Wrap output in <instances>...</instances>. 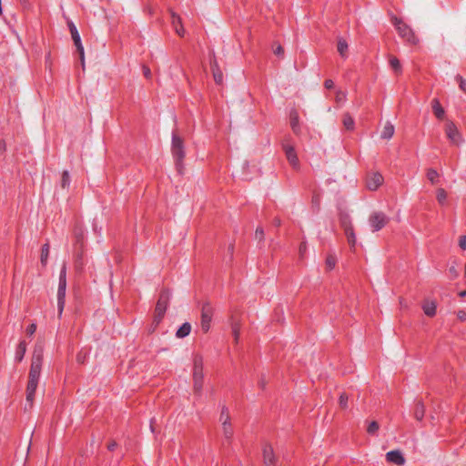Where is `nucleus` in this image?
<instances>
[{
    "label": "nucleus",
    "mask_w": 466,
    "mask_h": 466,
    "mask_svg": "<svg viewBox=\"0 0 466 466\" xmlns=\"http://www.w3.org/2000/svg\"><path fill=\"white\" fill-rule=\"evenodd\" d=\"M171 152L175 160L177 170L179 174H182L184 169L183 159L186 155L184 142L182 138L177 136L175 133L172 135Z\"/></svg>",
    "instance_id": "1"
},
{
    "label": "nucleus",
    "mask_w": 466,
    "mask_h": 466,
    "mask_svg": "<svg viewBox=\"0 0 466 466\" xmlns=\"http://www.w3.org/2000/svg\"><path fill=\"white\" fill-rule=\"evenodd\" d=\"M193 380H194V390L196 392L199 393L202 390L203 387V357L199 354H195L193 356Z\"/></svg>",
    "instance_id": "2"
},
{
    "label": "nucleus",
    "mask_w": 466,
    "mask_h": 466,
    "mask_svg": "<svg viewBox=\"0 0 466 466\" xmlns=\"http://www.w3.org/2000/svg\"><path fill=\"white\" fill-rule=\"evenodd\" d=\"M43 364V348L36 346L34 350L31 367L29 370V379L39 380Z\"/></svg>",
    "instance_id": "3"
},
{
    "label": "nucleus",
    "mask_w": 466,
    "mask_h": 466,
    "mask_svg": "<svg viewBox=\"0 0 466 466\" xmlns=\"http://www.w3.org/2000/svg\"><path fill=\"white\" fill-rule=\"evenodd\" d=\"M394 25L399 35L411 45L418 43V38L411 28L398 18H394Z\"/></svg>",
    "instance_id": "4"
},
{
    "label": "nucleus",
    "mask_w": 466,
    "mask_h": 466,
    "mask_svg": "<svg viewBox=\"0 0 466 466\" xmlns=\"http://www.w3.org/2000/svg\"><path fill=\"white\" fill-rule=\"evenodd\" d=\"M170 297H171V295L168 291H163L160 294L159 299L157 303V306H156L155 321L157 323H159L161 319L165 315L167 306H168V303H169Z\"/></svg>",
    "instance_id": "5"
},
{
    "label": "nucleus",
    "mask_w": 466,
    "mask_h": 466,
    "mask_svg": "<svg viewBox=\"0 0 466 466\" xmlns=\"http://www.w3.org/2000/svg\"><path fill=\"white\" fill-rule=\"evenodd\" d=\"M389 222V218L383 212H373L369 218V225L373 232L383 228Z\"/></svg>",
    "instance_id": "6"
},
{
    "label": "nucleus",
    "mask_w": 466,
    "mask_h": 466,
    "mask_svg": "<svg viewBox=\"0 0 466 466\" xmlns=\"http://www.w3.org/2000/svg\"><path fill=\"white\" fill-rule=\"evenodd\" d=\"M68 26L74 44L77 49V52L79 53L82 67L85 68V51L81 42L80 35L76 25L72 22L68 23Z\"/></svg>",
    "instance_id": "7"
},
{
    "label": "nucleus",
    "mask_w": 466,
    "mask_h": 466,
    "mask_svg": "<svg viewBox=\"0 0 466 466\" xmlns=\"http://www.w3.org/2000/svg\"><path fill=\"white\" fill-rule=\"evenodd\" d=\"M445 133L451 143L459 146L463 142L462 136L453 122L448 121L446 123Z\"/></svg>",
    "instance_id": "8"
},
{
    "label": "nucleus",
    "mask_w": 466,
    "mask_h": 466,
    "mask_svg": "<svg viewBox=\"0 0 466 466\" xmlns=\"http://www.w3.org/2000/svg\"><path fill=\"white\" fill-rule=\"evenodd\" d=\"M383 180L384 179L381 174L378 172L371 173L367 177L366 186L368 189L374 191L377 190L380 187V186L382 185Z\"/></svg>",
    "instance_id": "9"
},
{
    "label": "nucleus",
    "mask_w": 466,
    "mask_h": 466,
    "mask_svg": "<svg viewBox=\"0 0 466 466\" xmlns=\"http://www.w3.org/2000/svg\"><path fill=\"white\" fill-rule=\"evenodd\" d=\"M212 319V309L209 306L206 305L202 308L201 313V329L207 332L210 329V322Z\"/></svg>",
    "instance_id": "10"
},
{
    "label": "nucleus",
    "mask_w": 466,
    "mask_h": 466,
    "mask_svg": "<svg viewBox=\"0 0 466 466\" xmlns=\"http://www.w3.org/2000/svg\"><path fill=\"white\" fill-rule=\"evenodd\" d=\"M39 380L29 379L27 387H26V406L28 405L29 408L33 406L34 399H35V393L37 388Z\"/></svg>",
    "instance_id": "11"
},
{
    "label": "nucleus",
    "mask_w": 466,
    "mask_h": 466,
    "mask_svg": "<svg viewBox=\"0 0 466 466\" xmlns=\"http://www.w3.org/2000/svg\"><path fill=\"white\" fill-rule=\"evenodd\" d=\"M283 149L285 151L287 159L289 160V164L294 168H299V158L297 157V154L295 152L294 147L292 146L289 145V144H284L283 145Z\"/></svg>",
    "instance_id": "12"
},
{
    "label": "nucleus",
    "mask_w": 466,
    "mask_h": 466,
    "mask_svg": "<svg viewBox=\"0 0 466 466\" xmlns=\"http://www.w3.org/2000/svg\"><path fill=\"white\" fill-rule=\"evenodd\" d=\"M386 459L389 462L394 463L399 466L403 465L406 461L402 452L399 450L390 451L387 452Z\"/></svg>",
    "instance_id": "13"
},
{
    "label": "nucleus",
    "mask_w": 466,
    "mask_h": 466,
    "mask_svg": "<svg viewBox=\"0 0 466 466\" xmlns=\"http://www.w3.org/2000/svg\"><path fill=\"white\" fill-rule=\"evenodd\" d=\"M263 460L265 466H275L276 458L273 448L269 444H265L263 447Z\"/></svg>",
    "instance_id": "14"
},
{
    "label": "nucleus",
    "mask_w": 466,
    "mask_h": 466,
    "mask_svg": "<svg viewBox=\"0 0 466 466\" xmlns=\"http://www.w3.org/2000/svg\"><path fill=\"white\" fill-rule=\"evenodd\" d=\"M342 227L344 228L345 235L347 237L349 244L350 245L351 248H354L356 246L357 239L352 226L350 225V223L347 222L346 220H343Z\"/></svg>",
    "instance_id": "15"
},
{
    "label": "nucleus",
    "mask_w": 466,
    "mask_h": 466,
    "mask_svg": "<svg viewBox=\"0 0 466 466\" xmlns=\"http://www.w3.org/2000/svg\"><path fill=\"white\" fill-rule=\"evenodd\" d=\"M170 15H171V23H172V25H173L176 33L178 35L183 36L185 30L181 25L180 16L178 15H177L174 11H170Z\"/></svg>",
    "instance_id": "16"
},
{
    "label": "nucleus",
    "mask_w": 466,
    "mask_h": 466,
    "mask_svg": "<svg viewBox=\"0 0 466 466\" xmlns=\"http://www.w3.org/2000/svg\"><path fill=\"white\" fill-rule=\"evenodd\" d=\"M422 309L426 316L434 317L437 312V304L434 300H425L422 304Z\"/></svg>",
    "instance_id": "17"
},
{
    "label": "nucleus",
    "mask_w": 466,
    "mask_h": 466,
    "mask_svg": "<svg viewBox=\"0 0 466 466\" xmlns=\"http://www.w3.org/2000/svg\"><path fill=\"white\" fill-rule=\"evenodd\" d=\"M432 104V110L434 112V115L437 118L442 119L445 115V111L443 107L441 106L439 99L434 98L431 102Z\"/></svg>",
    "instance_id": "18"
},
{
    "label": "nucleus",
    "mask_w": 466,
    "mask_h": 466,
    "mask_svg": "<svg viewBox=\"0 0 466 466\" xmlns=\"http://www.w3.org/2000/svg\"><path fill=\"white\" fill-rule=\"evenodd\" d=\"M26 352V344L25 341H20L18 344L15 353V360L17 362H20L23 360L25 354Z\"/></svg>",
    "instance_id": "19"
},
{
    "label": "nucleus",
    "mask_w": 466,
    "mask_h": 466,
    "mask_svg": "<svg viewBox=\"0 0 466 466\" xmlns=\"http://www.w3.org/2000/svg\"><path fill=\"white\" fill-rule=\"evenodd\" d=\"M394 126L390 123V122H387L383 127V130L381 132V138L383 139H390L393 137L394 135Z\"/></svg>",
    "instance_id": "20"
},
{
    "label": "nucleus",
    "mask_w": 466,
    "mask_h": 466,
    "mask_svg": "<svg viewBox=\"0 0 466 466\" xmlns=\"http://www.w3.org/2000/svg\"><path fill=\"white\" fill-rule=\"evenodd\" d=\"M190 331H191V325L188 322H185L177 330L176 336L177 338L182 339V338H185V337L188 336Z\"/></svg>",
    "instance_id": "21"
},
{
    "label": "nucleus",
    "mask_w": 466,
    "mask_h": 466,
    "mask_svg": "<svg viewBox=\"0 0 466 466\" xmlns=\"http://www.w3.org/2000/svg\"><path fill=\"white\" fill-rule=\"evenodd\" d=\"M212 72H213V77L217 84H222L223 82V74L220 71V69L218 67V65L216 62L211 63Z\"/></svg>",
    "instance_id": "22"
},
{
    "label": "nucleus",
    "mask_w": 466,
    "mask_h": 466,
    "mask_svg": "<svg viewBox=\"0 0 466 466\" xmlns=\"http://www.w3.org/2000/svg\"><path fill=\"white\" fill-rule=\"evenodd\" d=\"M448 194L446 190L442 187H440L436 190V198L441 205H445L447 202Z\"/></svg>",
    "instance_id": "23"
},
{
    "label": "nucleus",
    "mask_w": 466,
    "mask_h": 466,
    "mask_svg": "<svg viewBox=\"0 0 466 466\" xmlns=\"http://www.w3.org/2000/svg\"><path fill=\"white\" fill-rule=\"evenodd\" d=\"M347 51H348V43L342 39L339 38L338 41V52L342 57L347 56Z\"/></svg>",
    "instance_id": "24"
},
{
    "label": "nucleus",
    "mask_w": 466,
    "mask_h": 466,
    "mask_svg": "<svg viewBox=\"0 0 466 466\" xmlns=\"http://www.w3.org/2000/svg\"><path fill=\"white\" fill-rule=\"evenodd\" d=\"M290 125H291L292 130L295 133H298L299 129V116L296 112H294L290 115Z\"/></svg>",
    "instance_id": "25"
},
{
    "label": "nucleus",
    "mask_w": 466,
    "mask_h": 466,
    "mask_svg": "<svg viewBox=\"0 0 466 466\" xmlns=\"http://www.w3.org/2000/svg\"><path fill=\"white\" fill-rule=\"evenodd\" d=\"M427 178L431 184H436L438 182L439 173L435 169L430 168L427 171Z\"/></svg>",
    "instance_id": "26"
},
{
    "label": "nucleus",
    "mask_w": 466,
    "mask_h": 466,
    "mask_svg": "<svg viewBox=\"0 0 466 466\" xmlns=\"http://www.w3.org/2000/svg\"><path fill=\"white\" fill-rule=\"evenodd\" d=\"M48 256H49V246L48 244H45L43 247H42V249H41V263L45 266L47 262V259H48Z\"/></svg>",
    "instance_id": "27"
},
{
    "label": "nucleus",
    "mask_w": 466,
    "mask_h": 466,
    "mask_svg": "<svg viewBox=\"0 0 466 466\" xmlns=\"http://www.w3.org/2000/svg\"><path fill=\"white\" fill-rule=\"evenodd\" d=\"M219 421L221 422V424H226V423L230 422V417L228 414V410L226 407H223L221 410L220 416H219Z\"/></svg>",
    "instance_id": "28"
},
{
    "label": "nucleus",
    "mask_w": 466,
    "mask_h": 466,
    "mask_svg": "<svg viewBox=\"0 0 466 466\" xmlns=\"http://www.w3.org/2000/svg\"><path fill=\"white\" fill-rule=\"evenodd\" d=\"M222 431L226 439L229 440L233 436V429L230 422L222 424Z\"/></svg>",
    "instance_id": "29"
},
{
    "label": "nucleus",
    "mask_w": 466,
    "mask_h": 466,
    "mask_svg": "<svg viewBox=\"0 0 466 466\" xmlns=\"http://www.w3.org/2000/svg\"><path fill=\"white\" fill-rule=\"evenodd\" d=\"M379 429H380L379 423L377 421H371L368 425L367 432L370 435H376Z\"/></svg>",
    "instance_id": "30"
},
{
    "label": "nucleus",
    "mask_w": 466,
    "mask_h": 466,
    "mask_svg": "<svg viewBox=\"0 0 466 466\" xmlns=\"http://www.w3.org/2000/svg\"><path fill=\"white\" fill-rule=\"evenodd\" d=\"M343 125L349 130L353 129V127H354V120H353V118L350 115H348V114L345 115L343 116Z\"/></svg>",
    "instance_id": "31"
},
{
    "label": "nucleus",
    "mask_w": 466,
    "mask_h": 466,
    "mask_svg": "<svg viewBox=\"0 0 466 466\" xmlns=\"http://www.w3.org/2000/svg\"><path fill=\"white\" fill-rule=\"evenodd\" d=\"M66 283H58L57 299H66Z\"/></svg>",
    "instance_id": "32"
},
{
    "label": "nucleus",
    "mask_w": 466,
    "mask_h": 466,
    "mask_svg": "<svg viewBox=\"0 0 466 466\" xmlns=\"http://www.w3.org/2000/svg\"><path fill=\"white\" fill-rule=\"evenodd\" d=\"M337 258L334 255H329L326 258V267L328 269H333L336 266Z\"/></svg>",
    "instance_id": "33"
},
{
    "label": "nucleus",
    "mask_w": 466,
    "mask_h": 466,
    "mask_svg": "<svg viewBox=\"0 0 466 466\" xmlns=\"http://www.w3.org/2000/svg\"><path fill=\"white\" fill-rule=\"evenodd\" d=\"M70 185V176L68 171H64L62 174L61 186L62 187H68Z\"/></svg>",
    "instance_id": "34"
},
{
    "label": "nucleus",
    "mask_w": 466,
    "mask_h": 466,
    "mask_svg": "<svg viewBox=\"0 0 466 466\" xmlns=\"http://www.w3.org/2000/svg\"><path fill=\"white\" fill-rule=\"evenodd\" d=\"M232 333L236 343H238L240 336V326L238 323L232 324Z\"/></svg>",
    "instance_id": "35"
},
{
    "label": "nucleus",
    "mask_w": 466,
    "mask_h": 466,
    "mask_svg": "<svg viewBox=\"0 0 466 466\" xmlns=\"http://www.w3.org/2000/svg\"><path fill=\"white\" fill-rule=\"evenodd\" d=\"M423 417H424V407L422 404H418L416 410H415V418L418 420H422Z\"/></svg>",
    "instance_id": "36"
},
{
    "label": "nucleus",
    "mask_w": 466,
    "mask_h": 466,
    "mask_svg": "<svg viewBox=\"0 0 466 466\" xmlns=\"http://www.w3.org/2000/svg\"><path fill=\"white\" fill-rule=\"evenodd\" d=\"M390 66L397 72L400 70V63L398 58L392 57L390 60Z\"/></svg>",
    "instance_id": "37"
},
{
    "label": "nucleus",
    "mask_w": 466,
    "mask_h": 466,
    "mask_svg": "<svg viewBox=\"0 0 466 466\" xmlns=\"http://www.w3.org/2000/svg\"><path fill=\"white\" fill-rule=\"evenodd\" d=\"M456 80L459 83L461 90L466 94V80L461 76H457Z\"/></svg>",
    "instance_id": "38"
},
{
    "label": "nucleus",
    "mask_w": 466,
    "mask_h": 466,
    "mask_svg": "<svg viewBox=\"0 0 466 466\" xmlns=\"http://www.w3.org/2000/svg\"><path fill=\"white\" fill-rule=\"evenodd\" d=\"M59 283H66V267L63 265L59 274Z\"/></svg>",
    "instance_id": "39"
},
{
    "label": "nucleus",
    "mask_w": 466,
    "mask_h": 466,
    "mask_svg": "<svg viewBox=\"0 0 466 466\" xmlns=\"http://www.w3.org/2000/svg\"><path fill=\"white\" fill-rule=\"evenodd\" d=\"M348 396L345 393L340 394L339 396V405L341 408L346 409L348 407Z\"/></svg>",
    "instance_id": "40"
},
{
    "label": "nucleus",
    "mask_w": 466,
    "mask_h": 466,
    "mask_svg": "<svg viewBox=\"0 0 466 466\" xmlns=\"http://www.w3.org/2000/svg\"><path fill=\"white\" fill-rule=\"evenodd\" d=\"M74 234L77 242H80L84 238V231L80 228H76Z\"/></svg>",
    "instance_id": "41"
},
{
    "label": "nucleus",
    "mask_w": 466,
    "mask_h": 466,
    "mask_svg": "<svg viewBox=\"0 0 466 466\" xmlns=\"http://www.w3.org/2000/svg\"><path fill=\"white\" fill-rule=\"evenodd\" d=\"M255 238L258 241H262L264 239V230L262 228H257V229L255 231Z\"/></svg>",
    "instance_id": "42"
},
{
    "label": "nucleus",
    "mask_w": 466,
    "mask_h": 466,
    "mask_svg": "<svg viewBox=\"0 0 466 466\" xmlns=\"http://www.w3.org/2000/svg\"><path fill=\"white\" fill-rule=\"evenodd\" d=\"M336 100L339 103H343L346 100V94L342 91L337 92Z\"/></svg>",
    "instance_id": "43"
},
{
    "label": "nucleus",
    "mask_w": 466,
    "mask_h": 466,
    "mask_svg": "<svg viewBox=\"0 0 466 466\" xmlns=\"http://www.w3.org/2000/svg\"><path fill=\"white\" fill-rule=\"evenodd\" d=\"M66 299H57V308L59 316L62 315L64 307H65Z\"/></svg>",
    "instance_id": "44"
},
{
    "label": "nucleus",
    "mask_w": 466,
    "mask_h": 466,
    "mask_svg": "<svg viewBox=\"0 0 466 466\" xmlns=\"http://www.w3.org/2000/svg\"><path fill=\"white\" fill-rule=\"evenodd\" d=\"M459 246L461 249H466V235H462L459 238Z\"/></svg>",
    "instance_id": "45"
},
{
    "label": "nucleus",
    "mask_w": 466,
    "mask_h": 466,
    "mask_svg": "<svg viewBox=\"0 0 466 466\" xmlns=\"http://www.w3.org/2000/svg\"><path fill=\"white\" fill-rule=\"evenodd\" d=\"M35 330H36V325L35 323H32L26 329V332L30 336H32L35 332Z\"/></svg>",
    "instance_id": "46"
},
{
    "label": "nucleus",
    "mask_w": 466,
    "mask_h": 466,
    "mask_svg": "<svg viewBox=\"0 0 466 466\" xmlns=\"http://www.w3.org/2000/svg\"><path fill=\"white\" fill-rule=\"evenodd\" d=\"M457 317L460 320L465 321L466 320V312L464 310H459L457 313Z\"/></svg>",
    "instance_id": "47"
},
{
    "label": "nucleus",
    "mask_w": 466,
    "mask_h": 466,
    "mask_svg": "<svg viewBox=\"0 0 466 466\" xmlns=\"http://www.w3.org/2000/svg\"><path fill=\"white\" fill-rule=\"evenodd\" d=\"M143 74H144V76L147 78H150L151 77V71H150L149 67L144 66H143Z\"/></svg>",
    "instance_id": "48"
},
{
    "label": "nucleus",
    "mask_w": 466,
    "mask_h": 466,
    "mask_svg": "<svg viewBox=\"0 0 466 466\" xmlns=\"http://www.w3.org/2000/svg\"><path fill=\"white\" fill-rule=\"evenodd\" d=\"M274 53H275V55H277V56H281V55H283L284 50H283V48H282V46H278L274 49Z\"/></svg>",
    "instance_id": "49"
},
{
    "label": "nucleus",
    "mask_w": 466,
    "mask_h": 466,
    "mask_svg": "<svg viewBox=\"0 0 466 466\" xmlns=\"http://www.w3.org/2000/svg\"><path fill=\"white\" fill-rule=\"evenodd\" d=\"M334 86V82L330 79H328L325 81V87L329 89V88H332Z\"/></svg>",
    "instance_id": "50"
},
{
    "label": "nucleus",
    "mask_w": 466,
    "mask_h": 466,
    "mask_svg": "<svg viewBox=\"0 0 466 466\" xmlns=\"http://www.w3.org/2000/svg\"><path fill=\"white\" fill-rule=\"evenodd\" d=\"M449 271L450 273L453 276V277H457L458 276V271L456 269V268L454 266L451 267L449 268Z\"/></svg>",
    "instance_id": "51"
},
{
    "label": "nucleus",
    "mask_w": 466,
    "mask_h": 466,
    "mask_svg": "<svg viewBox=\"0 0 466 466\" xmlns=\"http://www.w3.org/2000/svg\"><path fill=\"white\" fill-rule=\"evenodd\" d=\"M306 248H307L306 243H301L299 246L300 255H303V253L306 251Z\"/></svg>",
    "instance_id": "52"
},
{
    "label": "nucleus",
    "mask_w": 466,
    "mask_h": 466,
    "mask_svg": "<svg viewBox=\"0 0 466 466\" xmlns=\"http://www.w3.org/2000/svg\"><path fill=\"white\" fill-rule=\"evenodd\" d=\"M116 445H117L116 442L113 441L108 444L107 449L109 451H113L116 449Z\"/></svg>",
    "instance_id": "53"
},
{
    "label": "nucleus",
    "mask_w": 466,
    "mask_h": 466,
    "mask_svg": "<svg viewBox=\"0 0 466 466\" xmlns=\"http://www.w3.org/2000/svg\"><path fill=\"white\" fill-rule=\"evenodd\" d=\"M460 297L463 298L466 296V290H462L459 293Z\"/></svg>",
    "instance_id": "54"
}]
</instances>
